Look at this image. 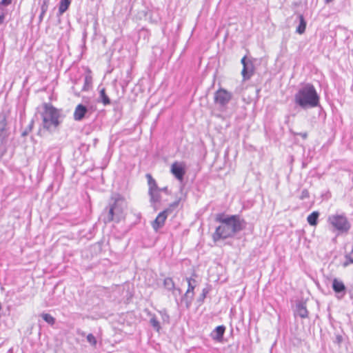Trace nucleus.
Returning a JSON list of instances; mask_svg holds the SVG:
<instances>
[{
	"mask_svg": "<svg viewBox=\"0 0 353 353\" xmlns=\"http://www.w3.org/2000/svg\"><path fill=\"white\" fill-rule=\"evenodd\" d=\"M215 221L220 223L212 234V239L217 242L220 239L233 237L246 227L245 221L240 215L216 214Z\"/></svg>",
	"mask_w": 353,
	"mask_h": 353,
	"instance_id": "1",
	"label": "nucleus"
},
{
	"mask_svg": "<svg viewBox=\"0 0 353 353\" xmlns=\"http://www.w3.org/2000/svg\"><path fill=\"white\" fill-rule=\"evenodd\" d=\"M294 100L302 109H307L318 106L320 97L314 86L311 83H306L294 94Z\"/></svg>",
	"mask_w": 353,
	"mask_h": 353,
	"instance_id": "2",
	"label": "nucleus"
},
{
	"mask_svg": "<svg viewBox=\"0 0 353 353\" xmlns=\"http://www.w3.org/2000/svg\"><path fill=\"white\" fill-rule=\"evenodd\" d=\"M126 207V201L121 195L113 194L110 199L108 206L103 214L104 223H108L113 221L119 222L123 217V212Z\"/></svg>",
	"mask_w": 353,
	"mask_h": 353,
	"instance_id": "3",
	"label": "nucleus"
},
{
	"mask_svg": "<svg viewBox=\"0 0 353 353\" xmlns=\"http://www.w3.org/2000/svg\"><path fill=\"white\" fill-rule=\"evenodd\" d=\"M43 127L48 131H54L59 124V112L52 105L46 103L41 113Z\"/></svg>",
	"mask_w": 353,
	"mask_h": 353,
	"instance_id": "4",
	"label": "nucleus"
},
{
	"mask_svg": "<svg viewBox=\"0 0 353 353\" xmlns=\"http://www.w3.org/2000/svg\"><path fill=\"white\" fill-rule=\"evenodd\" d=\"M232 98V94L223 88H219L214 94V103L220 112H225L229 103Z\"/></svg>",
	"mask_w": 353,
	"mask_h": 353,
	"instance_id": "5",
	"label": "nucleus"
},
{
	"mask_svg": "<svg viewBox=\"0 0 353 353\" xmlns=\"http://www.w3.org/2000/svg\"><path fill=\"white\" fill-rule=\"evenodd\" d=\"M328 223L334 230L339 232H347L351 228V224L344 214H332L328 216Z\"/></svg>",
	"mask_w": 353,
	"mask_h": 353,
	"instance_id": "6",
	"label": "nucleus"
},
{
	"mask_svg": "<svg viewBox=\"0 0 353 353\" xmlns=\"http://www.w3.org/2000/svg\"><path fill=\"white\" fill-rule=\"evenodd\" d=\"M188 283V289L181 298V302L185 304L186 308H189L194 299V289L198 285V281L192 277L185 279Z\"/></svg>",
	"mask_w": 353,
	"mask_h": 353,
	"instance_id": "7",
	"label": "nucleus"
},
{
	"mask_svg": "<svg viewBox=\"0 0 353 353\" xmlns=\"http://www.w3.org/2000/svg\"><path fill=\"white\" fill-rule=\"evenodd\" d=\"M148 180L149 185V195L150 196V201L152 203H156L161 200V190L158 188L156 181L152 177L150 174H146Z\"/></svg>",
	"mask_w": 353,
	"mask_h": 353,
	"instance_id": "8",
	"label": "nucleus"
},
{
	"mask_svg": "<svg viewBox=\"0 0 353 353\" xmlns=\"http://www.w3.org/2000/svg\"><path fill=\"white\" fill-rule=\"evenodd\" d=\"M171 173L179 181H182L185 174V165L183 162H174L171 165Z\"/></svg>",
	"mask_w": 353,
	"mask_h": 353,
	"instance_id": "9",
	"label": "nucleus"
},
{
	"mask_svg": "<svg viewBox=\"0 0 353 353\" xmlns=\"http://www.w3.org/2000/svg\"><path fill=\"white\" fill-rule=\"evenodd\" d=\"M332 288L335 292V296L338 299H342L347 292V289L343 282L337 279H334L332 281Z\"/></svg>",
	"mask_w": 353,
	"mask_h": 353,
	"instance_id": "10",
	"label": "nucleus"
},
{
	"mask_svg": "<svg viewBox=\"0 0 353 353\" xmlns=\"http://www.w3.org/2000/svg\"><path fill=\"white\" fill-rule=\"evenodd\" d=\"M241 63L243 65L241 74L243 76V80H248L253 74V64L251 61H247L246 56H244L241 59Z\"/></svg>",
	"mask_w": 353,
	"mask_h": 353,
	"instance_id": "11",
	"label": "nucleus"
},
{
	"mask_svg": "<svg viewBox=\"0 0 353 353\" xmlns=\"http://www.w3.org/2000/svg\"><path fill=\"white\" fill-rule=\"evenodd\" d=\"M168 213H170V209L163 210L160 212L157 218L152 221V226L155 232H157L159 228L164 225Z\"/></svg>",
	"mask_w": 353,
	"mask_h": 353,
	"instance_id": "12",
	"label": "nucleus"
},
{
	"mask_svg": "<svg viewBox=\"0 0 353 353\" xmlns=\"http://www.w3.org/2000/svg\"><path fill=\"white\" fill-rule=\"evenodd\" d=\"M88 114V109L87 108L86 105L79 104L74 109L73 118L75 121H79L86 117Z\"/></svg>",
	"mask_w": 353,
	"mask_h": 353,
	"instance_id": "13",
	"label": "nucleus"
},
{
	"mask_svg": "<svg viewBox=\"0 0 353 353\" xmlns=\"http://www.w3.org/2000/svg\"><path fill=\"white\" fill-rule=\"evenodd\" d=\"M294 315L299 316L302 319H305L308 316V311L307 310L305 303L303 301H299L296 303Z\"/></svg>",
	"mask_w": 353,
	"mask_h": 353,
	"instance_id": "14",
	"label": "nucleus"
},
{
	"mask_svg": "<svg viewBox=\"0 0 353 353\" xmlns=\"http://www.w3.org/2000/svg\"><path fill=\"white\" fill-rule=\"evenodd\" d=\"M9 136L6 118L0 121V145L6 141Z\"/></svg>",
	"mask_w": 353,
	"mask_h": 353,
	"instance_id": "15",
	"label": "nucleus"
},
{
	"mask_svg": "<svg viewBox=\"0 0 353 353\" xmlns=\"http://www.w3.org/2000/svg\"><path fill=\"white\" fill-rule=\"evenodd\" d=\"M72 0H61L57 15L61 16L69 8Z\"/></svg>",
	"mask_w": 353,
	"mask_h": 353,
	"instance_id": "16",
	"label": "nucleus"
},
{
	"mask_svg": "<svg viewBox=\"0 0 353 353\" xmlns=\"http://www.w3.org/2000/svg\"><path fill=\"white\" fill-rule=\"evenodd\" d=\"M98 101L102 103L104 105L110 104V99L105 93V89L104 88L99 90V97Z\"/></svg>",
	"mask_w": 353,
	"mask_h": 353,
	"instance_id": "17",
	"label": "nucleus"
},
{
	"mask_svg": "<svg viewBox=\"0 0 353 353\" xmlns=\"http://www.w3.org/2000/svg\"><path fill=\"white\" fill-rule=\"evenodd\" d=\"M225 330V327L224 325L217 326L214 330L213 336V339L217 341H221L223 339L224 332Z\"/></svg>",
	"mask_w": 353,
	"mask_h": 353,
	"instance_id": "18",
	"label": "nucleus"
},
{
	"mask_svg": "<svg viewBox=\"0 0 353 353\" xmlns=\"http://www.w3.org/2000/svg\"><path fill=\"white\" fill-rule=\"evenodd\" d=\"M299 24L298 27L296 28V32L299 34H302L305 31L306 21L302 14L299 15Z\"/></svg>",
	"mask_w": 353,
	"mask_h": 353,
	"instance_id": "19",
	"label": "nucleus"
},
{
	"mask_svg": "<svg viewBox=\"0 0 353 353\" xmlns=\"http://www.w3.org/2000/svg\"><path fill=\"white\" fill-rule=\"evenodd\" d=\"M319 216V212L314 211L308 215L307 221L310 225L315 226L317 225Z\"/></svg>",
	"mask_w": 353,
	"mask_h": 353,
	"instance_id": "20",
	"label": "nucleus"
},
{
	"mask_svg": "<svg viewBox=\"0 0 353 353\" xmlns=\"http://www.w3.org/2000/svg\"><path fill=\"white\" fill-rule=\"evenodd\" d=\"M163 285L169 291H173L175 290L174 282L170 277H167L164 279Z\"/></svg>",
	"mask_w": 353,
	"mask_h": 353,
	"instance_id": "21",
	"label": "nucleus"
},
{
	"mask_svg": "<svg viewBox=\"0 0 353 353\" xmlns=\"http://www.w3.org/2000/svg\"><path fill=\"white\" fill-rule=\"evenodd\" d=\"M92 79L90 76H85L83 79V85L81 88V90L82 91H87L88 90L92 85Z\"/></svg>",
	"mask_w": 353,
	"mask_h": 353,
	"instance_id": "22",
	"label": "nucleus"
},
{
	"mask_svg": "<svg viewBox=\"0 0 353 353\" xmlns=\"http://www.w3.org/2000/svg\"><path fill=\"white\" fill-rule=\"evenodd\" d=\"M150 325L157 332H159L161 329L160 323L157 320L155 315H153L150 320Z\"/></svg>",
	"mask_w": 353,
	"mask_h": 353,
	"instance_id": "23",
	"label": "nucleus"
},
{
	"mask_svg": "<svg viewBox=\"0 0 353 353\" xmlns=\"http://www.w3.org/2000/svg\"><path fill=\"white\" fill-rule=\"evenodd\" d=\"M42 319L48 324L52 325L55 323V319L50 314L43 313L41 314Z\"/></svg>",
	"mask_w": 353,
	"mask_h": 353,
	"instance_id": "24",
	"label": "nucleus"
},
{
	"mask_svg": "<svg viewBox=\"0 0 353 353\" xmlns=\"http://www.w3.org/2000/svg\"><path fill=\"white\" fill-rule=\"evenodd\" d=\"M34 120L32 119L28 124V125L25 128V130L22 132L21 136L26 137L33 129L34 127Z\"/></svg>",
	"mask_w": 353,
	"mask_h": 353,
	"instance_id": "25",
	"label": "nucleus"
},
{
	"mask_svg": "<svg viewBox=\"0 0 353 353\" xmlns=\"http://www.w3.org/2000/svg\"><path fill=\"white\" fill-rule=\"evenodd\" d=\"M161 316V319L163 320V321L164 323H169L170 322V316L169 314L167 313L166 310H160L159 311Z\"/></svg>",
	"mask_w": 353,
	"mask_h": 353,
	"instance_id": "26",
	"label": "nucleus"
},
{
	"mask_svg": "<svg viewBox=\"0 0 353 353\" xmlns=\"http://www.w3.org/2000/svg\"><path fill=\"white\" fill-rule=\"evenodd\" d=\"M345 259L347 261L343 264L345 267L347 266L350 263H353V248L350 252L345 255Z\"/></svg>",
	"mask_w": 353,
	"mask_h": 353,
	"instance_id": "27",
	"label": "nucleus"
},
{
	"mask_svg": "<svg viewBox=\"0 0 353 353\" xmlns=\"http://www.w3.org/2000/svg\"><path fill=\"white\" fill-rule=\"evenodd\" d=\"M79 79L75 80L74 82V85L72 87V90L76 96H79L80 93L82 92V90H81V88L79 89L77 88V85L79 83Z\"/></svg>",
	"mask_w": 353,
	"mask_h": 353,
	"instance_id": "28",
	"label": "nucleus"
},
{
	"mask_svg": "<svg viewBox=\"0 0 353 353\" xmlns=\"http://www.w3.org/2000/svg\"><path fill=\"white\" fill-rule=\"evenodd\" d=\"M49 1L50 0H43L41 5V12H42V14H46L48 11Z\"/></svg>",
	"mask_w": 353,
	"mask_h": 353,
	"instance_id": "29",
	"label": "nucleus"
},
{
	"mask_svg": "<svg viewBox=\"0 0 353 353\" xmlns=\"http://www.w3.org/2000/svg\"><path fill=\"white\" fill-rule=\"evenodd\" d=\"M88 342L92 346H96L97 339L92 334H89L86 336Z\"/></svg>",
	"mask_w": 353,
	"mask_h": 353,
	"instance_id": "30",
	"label": "nucleus"
},
{
	"mask_svg": "<svg viewBox=\"0 0 353 353\" xmlns=\"http://www.w3.org/2000/svg\"><path fill=\"white\" fill-rule=\"evenodd\" d=\"M310 197V194H309V192L307 189H303L302 191H301V193L299 196V199L301 200H305L306 199H308Z\"/></svg>",
	"mask_w": 353,
	"mask_h": 353,
	"instance_id": "31",
	"label": "nucleus"
},
{
	"mask_svg": "<svg viewBox=\"0 0 353 353\" xmlns=\"http://www.w3.org/2000/svg\"><path fill=\"white\" fill-rule=\"evenodd\" d=\"M209 290L207 288H204L202 290V293L201 294L198 301L203 303L204 299H205L207 294H208Z\"/></svg>",
	"mask_w": 353,
	"mask_h": 353,
	"instance_id": "32",
	"label": "nucleus"
},
{
	"mask_svg": "<svg viewBox=\"0 0 353 353\" xmlns=\"http://www.w3.org/2000/svg\"><path fill=\"white\" fill-rule=\"evenodd\" d=\"M86 107L88 109V114H90L97 110L96 105L94 104L90 103Z\"/></svg>",
	"mask_w": 353,
	"mask_h": 353,
	"instance_id": "33",
	"label": "nucleus"
},
{
	"mask_svg": "<svg viewBox=\"0 0 353 353\" xmlns=\"http://www.w3.org/2000/svg\"><path fill=\"white\" fill-rule=\"evenodd\" d=\"M11 3L12 0H1V1H0V6H8L11 4Z\"/></svg>",
	"mask_w": 353,
	"mask_h": 353,
	"instance_id": "34",
	"label": "nucleus"
},
{
	"mask_svg": "<svg viewBox=\"0 0 353 353\" xmlns=\"http://www.w3.org/2000/svg\"><path fill=\"white\" fill-rule=\"evenodd\" d=\"M179 201H176L172 203V204H170V207L168 208V209H170V212H171V209L173 208H176L179 205Z\"/></svg>",
	"mask_w": 353,
	"mask_h": 353,
	"instance_id": "35",
	"label": "nucleus"
},
{
	"mask_svg": "<svg viewBox=\"0 0 353 353\" xmlns=\"http://www.w3.org/2000/svg\"><path fill=\"white\" fill-rule=\"evenodd\" d=\"M343 341V337L340 335H337L336 337L335 342L338 344H340Z\"/></svg>",
	"mask_w": 353,
	"mask_h": 353,
	"instance_id": "36",
	"label": "nucleus"
},
{
	"mask_svg": "<svg viewBox=\"0 0 353 353\" xmlns=\"http://www.w3.org/2000/svg\"><path fill=\"white\" fill-rule=\"evenodd\" d=\"M45 14H42V12H41V13H40V14L39 16V22H41L43 21V19Z\"/></svg>",
	"mask_w": 353,
	"mask_h": 353,
	"instance_id": "37",
	"label": "nucleus"
},
{
	"mask_svg": "<svg viewBox=\"0 0 353 353\" xmlns=\"http://www.w3.org/2000/svg\"><path fill=\"white\" fill-rule=\"evenodd\" d=\"M299 135H300L301 137H303V139H306L307 137V132H303V133H299Z\"/></svg>",
	"mask_w": 353,
	"mask_h": 353,
	"instance_id": "38",
	"label": "nucleus"
},
{
	"mask_svg": "<svg viewBox=\"0 0 353 353\" xmlns=\"http://www.w3.org/2000/svg\"><path fill=\"white\" fill-rule=\"evenodd\" d=\"M77 333H78V334H79L82 336H84L85 335V332L81 330H78Z\"/></svg>",
	"mask_w": 353,
	"mask_h": 353,
	"instance_id": "39",
	"label": "nucleus"
},
{
	"mask_svg": "<svg viewBox=\"0 0 353 353\" xmlns=\"http://www.w3.org/2000/svg\"><path fill=\"white\" fill-rule=\"evenodd\" d=\"M160 190H161V191H163V192H168V188H167V187H165V188H160Z\"/></svg>",
	"mask_w": 353,
	"mask_h": 353,
	"instance_id": "40",
	"label": "nucleus"
},
{
	"mask_svg": "<svg viewBox=\"0 0 353 353\" xmlns=\"http://www.w3.org/2000/svg\"><path fill=\"white\" fill-rule=\"evenodd\" d=\"M3 19H4V16L3 15H0V24L3 22Z\"/></svg>",
	"mask_w": 353,
	"mask_h": 353,
	"instance_id": "41",
	"label": "nucleus"
}]
</instances>
